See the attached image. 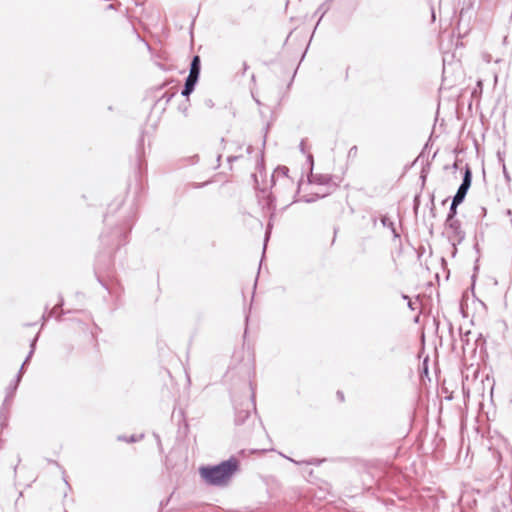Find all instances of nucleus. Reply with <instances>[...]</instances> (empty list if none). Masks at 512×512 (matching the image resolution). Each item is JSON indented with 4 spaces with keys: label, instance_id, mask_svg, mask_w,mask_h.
Masks as SVG:
<instances>
[{
    "label": "nucleus",
    "instance_id": "obj_17",
    "mask_svg": "<svg viewBox=\"0 0 512 512\" xmlns=\"http://www.w3.org/2000/svg\"><path fill=\"white\" fill-rule=\"evenodd\" d=\"M317 181L320 183V184H325V183H328L329 179L328 177L326 176H319L317 178Z\"/></svg>",
    "mask_w": 512,
    "mask_h": 512
},
{
    "label": "nucleus",
    "instance_id": "obj_27",
    "mask_svg": "<svg viewBox=\"0 0 512 512\" xmlns=\"http://www.w3.org/2000/svg\"><path fill=\"white\" fill-rule=\"evenodd\" d=\"M130 441L134 442V441H136V439L134 437H131Z\"/></svg>",
    "mask_w": 512,
    "mask_h": 512
},
{
    "label": "nucleus",
    "instance_id": "obj_1",
    "mask_svg": "<svg viewBox=\"0 0 512 512\" xmlns=\"http://www.w3.org/2000/svg\"><path fill=\"white\" fill-rule=\"evenodd\" d=\"M238 468V460L235 457H231L217 465L201 466L199 474L207 485L223 487L230 482Z\"/></svg>",
    "mask_w": 512,
    "mask_h": 512
},
{
    "label": "nucleus",
    "instance_id": "obj_8",
    "mask_svg": "<svg viewBox=\"0 0 512 512\" xmlns=\"http://www.w3.org/2000/svg\"><path fill=\"white\" fill-rule=\"evenodd\" d=\"M200 71H201V60L198 55H195L192 58L188 76H193V77L199 78Z\"/></svg>",
    "mask_w": 512,
    "mask_h": 512
},
{
    "label": "nucleus",
    "instance_id": "obj_15",
    "mask_svg": "<svg viewBox=\"0 0 512 512\" xmlns=\"http://www.w3.org/2000/svg\"><path fill=\"white\" fill-rule=\"evenodd\" d=\"M327 9H328V8H325V7H324V5H321V6L317 9L316 13H321L320 18H322V17L324 16V14L327 12ZM320 20H321V19H319V21H320Z\"/></svg>",
    "mask_w": 512,
    "mask_h": 512
},
{
    "label": "nucleus",
    "instance_id": "obj_23",
    "mask_svg": "<svg viewBox=\"0 0 512 512\" xmlns=\"http://www.w3.org/2000/svg\"><path fill=\"white\" fill-rule=\"evenodd\" d=\"M271 228V223L268 224V227H267V231H266V235H268L269 233V229Z\"/></svg>",
    "mask_w": 512,
    "mask_h": 512
},
{
    "label": "nucleus",
    "instance_id": "obj_18",
    "mask_svg": "<svg viewBox=\"0 0 512 512\" xmlns=\"http://www.w3.org/2000/svg\"><path fill=\"white\" fill-rule=\"evenodd\" d=\"M337 397L339 398L340 401H344V394H343V392L338 391L337 392Z\"/></svg>",
    "mask_w": 512,
    "mask_h": 512
},
{
    "label": "nucleus",
    "instance_id": "obj_20",
    "mask_svg": "<svg viewBox=\"0 0 512 512\" xmlns=\"http://www.w3.org/2000/svg\"><path fill=\"white\" fill-rule=\"evenodd\" d=\"M237 159H238V156H230V157H228V161L229 162L235 161Z\"/></svg>",
    "mask_w": 512,
    "mask_h": 512
},
{
    "label": "nucleus",
    "instance_id": "obj_22",
    "mask_svg": "<svg viewBox=\"0 0 512 512\" xmlns=\"http://www.w3.org/2000/svg\"><path fill=\"white\" fill-rule=\"evenodd\" d=\"M301 151L304 152V142L302 141L300 144Z\"/></svg>",
    "mask_w": 512,
    "mask_h": 512
},
{
    "label": "nucleus",
    "instance_id": "obj_5",
    "mask_svg": "<svg viewBox=\"0 0 512 512\" xmlns=\"http://www.w3.org/2000/svg\"><path fill=\"white\" fill-rule=\"evenodd\" d=\"M127 237V233L123 232L121 229H115L111 232L110 235H102L101 241L108 246H120L125 243Z\"/></svg>",
    "mask_w": 512,
    "mask_h": 512
},
{
    "label": "nucleus",
    "instance_id": "obj_10",
    "mask_svg": "<svg viewBox=\"0 0 512 512\" xmlns=\"http://www.w3.org/2000/svg\"><path fill=\"white\" fill-rule=\"evenodd\" d=\"M467 192L468 191L464 190L463 188H461L459 186L456 194L453 197V201L455 202V205H460L464 201Z\"/></svg>",
    "mask_w": 512,
    "mask_h": 512
},
{
    "label": "nucleus",
    "instance_id": "obj_13",
    "mask_svg": "<svg viewBox=\"0 0 512 512\" xmlns=\"http://www.w3.org/2000/svg\"><path fill=\"white\" fill-rule=\"evenodd\" d=\"M62 305H63V299H62V298H60L59 303H57V304L55 305V307H53V309H51V310H50V312H49V314H48V317H58V315H57V309H58V308H60V307H62Z\"/></svg>",
    "mask_w": 512,
    "mask_h": 512
},
{
    "label": "nucleus",
    "instance_id": "obj_7",
    "mask_svg": "<svg viewBox=\"0 0 512 512\" xmlns=\"http://www.w3.org/2000/svg\"><path fill=\"white\" fill-rule=\"evenodd\" d=\"M198 79L199 78H197V77L187 76V78L185 80L184 88L181 92V94L184 97H188L194 91L195 86L198 82Z\"/></svg>",
    "mask_w": 512,
    "mask_h": 512
},
{
    "label": "nucleus",
    "instance_id": "obj_2",
    "mask_svg": "<svg viewBox=\"0 0 512 512\" xmlns=\"http://www.w3.org/2000/svg\"><path fill=\"white\" fill-rule=\"evenodd\" d=\"M289 168L286 166H279L275 169L272 180H273V187L275 190H278V186L283 188H288L291 192H295V182L294 180L288 175Z\"/></svg>",
    "mask_w": 512,
    "mask_h": 512
},
{
    "label": "nucleus",
    "instance_id": "obj_25",
    "mask_svg": "<svg viewBox=\"0 0 512 512\" xmlns=\"http://www.w3.org/2000/svg\"><path fill=\"white\" fill-rule=\"evenodd\" d=\"M481 210H482L483 214L486 213V209L484 207H482Z\"/></svg>",
    "mask_w": 512,
    "mask_h": 512
},
{
    "label": "nucleus",
    "instance_id": "obj_4",
    "mask_svg": "<svg viewBox=\"0 0 512 512\" xmlns=\"http://www.w3.org/2000/svg\"><path fill=\"white\" fill-rule=\"evenodd\" d=\"M37 340V337H35L31 343V350L27 356V358L25 359L24 363L22 364L15 380L9 384V386L7 387V394H6V398H5V401H4V404H6L8 402V400L10 398L13 397L17 387H18V384L21 380V377H22V371H23V368L24 366L27 364V362L29 361V359L31 358L32 354L34 353V347H35V342Z\"/></svg>",
    "mask_w": 512,
    "mask_h": 512
},
{
    "label": "nucleus",
    "instance_id": "obj_24",
    "mask_svg": "<svg viewBox=\"0 0 512 512\" xmlns=\"http://www.w3.org/2000/svg\"><path fill=\"white\" fill-rule=\"evenodd\" d=\"M251 151H252V147H251V146H249V147L247 148V152H248V153H251Z\"/></svg>",
    "mask_w": 512,
    "mask_h": 512
},
{
    "label": "nucleus",
    "instance_id": "obj_19",
    "mask_svg": "<svg viewBox=\"0 0 512 512\" xmlns=\"http://www.w3.org/2000/svg\"><path fill=\"white\" fill-rule=\"evenodd\" d=\"M483 59H484L487 63H489V62H490V60H491V58H490V55H489V54H484V55H483Z\"/></svg>",
    "mask_w": 512,
    "mask_h": 512
},
{
    "label": "nucleus",
    "instance_id": "obj_21",
    "mask_svg": "<svg viewBox=\"0 0 512 512\" xmlns=\"http://www.w3.org/2000/svg\"><path fill=\"white\" fill-rule=\"evenodd\" d=\"M315 199H316V198H304V199H303V201H305V202H308V203H309V202L314 201Z\"/></svg>",
    "mask_w": 512,
    "mask_h": 512
},
{
    "label": "nucleus",
    "instance_id": "obj_6",
    "mask_svg": "<svg viewBox=\"0 0 512 512\" xmlns=\"http://www.w3.org/2000/svg\"><path fill=\"white\" fill-rule=\"evenodd\" d=\"M254 408V403L252 401H247L245 408L238 409L236 408L235 414V423L237 425L242 424L250 415V410Z\"/></svg>",
    "mask_w": 512,
    "mask_h": 512
},
{
    "label": "nucleus",
    "instance_id": "obj_9",
    "mask_svg": "<svg viewBox=\"0 0 512 512\" xmlns=\"http://www.w3.org/2000/svg\"><path fill=\"white\" fill-rule=\"evenodd\" d=\"M471 181H472V174H471L470 169L467 167L465 170L463 179H462V183L460 184V187L463 188L464 190L468 191L471 186Z\"/></svg>",
    "mask_w": 512,
    "mask_h": 512
},
{
    "label": "nucleus",
    "instance_id": "obj_26",
    "mask_svg": "<svg viewBox=\"0 0 512 512\" xmlns=\"http://www.w3.org/2000/svg\"><path fill=\"white\" fill-rule=\"evenodd\" d=\"M263 260V258H261ZM262 261L259 262V270L261 269Z\"/></svg>",
    "mask_w": 512,
    "mask_h": 512
},
{
    "label": "nucleus",
    "instance_id": "obj_14",
    "mask_svg": "<svg viewBox=\"0 0 512 512\" xmlns=\"http://www.w3.org/2000/svg\"><path fill=\"white\" fill-rule=\"evenodd\" d=\"M403 298L408 300V307H409L412 311H414V310H416V309H417V307H416V305L418 304V303H417V300H416V301H412V300H411L408 296H406V295H403Z\"/></svg>",
    "mask_w": 512,
    "mask_h": 512
},
{
    "label": "nucleus",
    "instance_id": "obj_16",
    "mask_svg": "<svg viewBox=\"0 0 512 512\" xmlns=\"http://www.w3.org/2000/svg\"><path fill=\"white\" fill-rule=\"evenodd\" d=\"M328 190H325V191H316L314 192V194L316 195V198H321V197H324L328 194Z\"/></svg>",
    "mask_w": 512,
    "mask_h": 512
},
{
    "label": "nucleus",
    "instance_id": "obj_3",
    "mask_svg": "<svg viewBox=\"0 0 512 512\" xmlns=\"http://www.w3.org/2000/svg\"><path fill=\"white\" fill-rule=\"evenodd\" d=\"M491 512H512V498L508 492L500 491L494 494Z\"/></svg>",
    "mask_w": 512,
    "mask_h": 512
},
{
    "label": "nucleus",
    "instance_id": "obj_11",
    "mask_svg": "<svg viewBox=\"0 0 512 512\" xmlns=\"http://www.w3.org/2000/svg\"><path fill=\"white\" fill-rule=\"evenodd\" d=\"M381 223L384 227H387L391 230V232L394 234L395 237H397V233H396V229H395V226H394V223L392 222V220L387 217V216H383L381 218Z\"/></svg>",
    "mask_w": 512,
    "mask_h": 512
},
{
    "label": "nucleus",
    "instance_id": "obj_12",
    "mask_svg": "<svg viewBox=\"0 0 512 512\" xmlns=\"http://www.w3.org/2000/svg\"><path fill=\"white\" fill-rule=\"evenodd\" d=\"M457 206L458 205H455V202L452 200V203H451V206L449 209V213H448L447 222L451 221L453 219V217L456 215Z\"/></svg>",
    "mask_w": 512,
    "mask_h": 512
}]
</instances>
